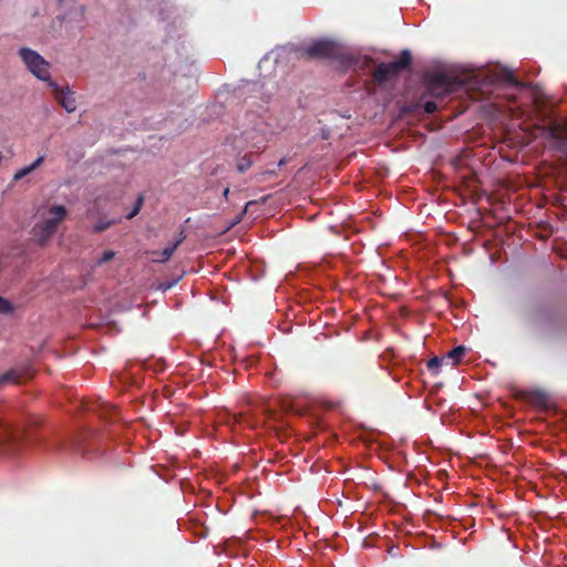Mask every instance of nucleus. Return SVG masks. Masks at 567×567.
I'll use <instances>...</instances> for the list:
<instances>
[{
    "instance_id": "nucleus-23",
    "label": "nucleus",
    "mask_w": 567,
    "mask_h": 567,
    "mask_svg": "<svg viewBox=\"0 0 567 567\" xmlns=\"http://www.w3.org/2000/svg\"><path fill=\"white\" fill-rule=\"evenodd\" d=\"M276 171H277V168L267 169V171H265L262 174H264V175H265V174L275 175V174H276Z\"/></svg>"
},
{
    "instance_id": "nucleus-17",
    "label": "nucleus",
    "mask_w": 567,
    "mask_h": 567,
    "mask_svg": "<svg viewBox=\"0 0 567 567\" xmlns=\"http://www.w3.org/2000/svg\"><path fill=\"white\" fill-rule=\"evenodd\" d=\"M444 361V357H433L427 361L426 367L433 374H439L440 367Z\"/></svg>"
},
{
    "instance_id": "nucleus-19",
    "label": "nucleus",
    "mask_w": 567,
    "mask_h": 567,
    "mask_svg": "<svg viewBox=\"0 0 567 567\" xmlns=\"http://www.w3.org/2000/svg\"><path fill=\"white\" fill-rule=\"evenodd\" d=\"M13 311L11 302L0 296V313L8 315Z\"/></svg>"
},
{
    "instance_id": "nucleus-2",
    "label": "nucleus",
    "mask_w": 567,
    "mask_h": 567,
    "mask_svg": "<svg viewBox=\"0 0 567 567\" xmlns=\"http://www.w3.org/2000/svg\"><path fill=\"white\" fill-rule=\"evenodd\" d=\"M423 82L425 86L424 95L435 99H443L465 84L462 76L445 71L425 73Z\"/></svg>"
},
{
    "instance_id": "nucleus-3",
    "label": "nucleus",
    "mask_w": 567,
    "mask_h": 567,
    "mask_svg": "<svg viewBox=\"0 0 567 567\" xmlns=\"http://www.w3.org/2000/svg\"><path fill=\"white\" fill-rule=\"evenodd\" d=\"M29 72L37 79L48 82L52 81L50 75V63L37 51L30 48H21L18 52Z\"/></svg>"
},
{
    "instance_id": "nucleus-22",
    "label": "nucleus",
    "mask_w": 567,
    "mask_h": 567,
    "mask_svg": "<svg viewBox=\"0 0 567 567\" xmlns=\"http://www.w3.org/2000/svg\"><path fill=\"white\" fill-rule=\"evenodd\" d=\"M110 226H111V221H105V223L100 221L93 226V231L102 233V231L106 230Z\"/></svg>"
},
{
    "instance_id": "nucleus-6",
    "label": "nucleus",
    "mask_w": 567,
    "mask_h": 567,
    "mask_svg": "<svg viewBox=\"0 0 567 567\" xmlns=\"http://www.w3.org/2000/svg\"><path fill=\"white\" fill-rule=\"evenodd\" d=\"M567 125L563 126L560 123L551 122L546 132L547 137L553 141L556 147L563 152H567Z\"/></svg>"
},
{
    "instance_id": "nucleus-1",
    "label": "nucleus",
    "mask_w": 567,
    "mask_h": 567,
    "mask_svg": "<svg viewBox=\"0 0 567 567\" xmlns=\"http://www.w3.org/2000/svg\"><path fill=\"white\" fill-rule=\"evenodd\" d=\"M301 54L309 59L338 60L346 69L351 70L364 69L371 62L368 56L343 52L334 41L327 39L315 41L305 48Z\"/></svg>"
},
{
    "instance_id": "nucleus-9",
    "label": "nucleus",
    "mask_w": 567,
    "mask_h": 567,
    "mask_svg": "<svg viewBox=\"0 0 567 567\" xmlns=\"http://www.w3.org/2000/svg\"><path fill=\"white\" fill-rule=\"evenodd\" d=\"M185 235L182 230L179 233L178 239H176L173 244L165 247L163 250H155L152 252L154 256L153 261L164 264L169 260V258L173 256L177 247L184 241Z\"/></svg>"
},
{
    "instance_id": "nucleus-10",
    "label": "nucleus",
    "mask_w": 567,
    "mask_h": 567,
    "mask_svg": "<svg viewBox=\"0 0 567 567\" xmlns=\"http://www.w3.org/2000/svg\"><path fill=\"white\" fill-rule=\"evenodd\" d=\"M412 62V56L410 51L404 50L401 52L400 58L395 61L386 63V69L392 76L400 74L403 70L408 69Z\"/></svg>"
},
{
    "instance_id": "nucleus-14",
    "label": "nucleus",
    "mask_w": 567,
    "mask_h": 567,
    "mask_svg": "<svg viewBox=\"0 0 567 567\" xmlns=\"http://www.w3.org/2000/svg\"><path fill=\"white\" fill-rule=\"evenodd\" d=\"M44 161V156H39L32 164L29 166L22 167L18 172H16L13 179L20 181L27 175L31 174L33 171H35Z\"/></svg>"
},
{
    "instance_id": "nucleus-20",
    "label": "nucleus",
    "mask_w": 567,
    "mask_h": 567,
    "mask_svg": "<svg viewBox=\"0 0 567 567\" xmlns=\"http://www.w3.org/2000/svg\"><path fill=\"white\" fill-rule=\"evenodd\" d=\"M143 200H144L143 196H142V195H141V196H138V198L136 199V203H135L134 208H133V209H132V212L126 216V218H127V219H132L133 217H135V216L140 213V210H141V208H142V205H143Z\"/></svg>"
},
{
    "instance_id": "nucleus-15",
    "label": "nucleus",
    "mask_w": 567,
    "mask_h": 567,
    "mask_svg": "<svg viewBox=\"0 0 567 567\" xmlns=\"http://www.w3.org/2000/svg\"><path fill=\"white\" fill-rule=\"evenodd\" d=\"M391 78L386 63H380L373 71V79L378 83H384Z\"/></svg>"
},
{
    "instance_id": "nucleus-26",
    "label": "nucleus",
    "mask_w": 567,
    "mask_h": 567,
    "mask_svg": "<svg viewBox=\"0 0 567 567\" xmlns=\"http://www.w3.org/2000/svg\"><path fill=\"white\" fill-rule=\"evenodd\" d=\"M228 194H229V188H225V190H224L223 195H224V197H225L226 199H227V197H228Z\"/></svg>"
},
{
    "instance_id": "nucleus-13",
    "label": "nucleus",
    "mask_w": 567,
    "mask_h": 567,
    "mask_svg": "<svg viewBox=\"0 0 567 567\" xmlns=\"http://www.w3.org/2000/svg\"><path fill=\"white\" fill-rule=\"evenodd\" d=\"M466 353V348L464 346H457L453 348L451 351L444 355L445 361H451L452 365H457L464 354Z\"/></svg>"
},
{
    "instance_id": "nucleus-24",
    "label": "nucleus",
    "mask_w": 567,
    "mask_h": 567,
    "mask_svg": "<svg viewBox=\"0 0 567 567\" xmlns=\"http://www.w3.org/2000/svg\"><path fill=\"white\" fill-rule=\"evenodd\" d=\"M286 164V158H281L278 164H277V168H280L281 166H284Z\"/></svg>"
},
{
    "instance_id": "nucleus-25",
    "label": "nucleus",
    "mask_w": 567,
    "mask_h": 567,
    "mask_svg": "<svg viewBox=\"0 0 567 567\" xmlns=\"http://www.w3.org/2000/svg\"><path fill=\"white\" fill-rule=\"evenodd\" d=\"M254 203H255V202H248V203L245 205V208H244V210H243V213H241V214H245V213L247 212L248 206H250V205H251V204H254Z\"/></svg>"
},
{
    "instance_id": "nucleus-8",
    "label": "nucleus",
    "mask_w": 567,
    "mask_h": 567,
    "mask_svg": "<svg viewBox=\"0 0 567 567\" xmlns=\"http://www.w3.org/2000/svg\"><path fill=\"white\" fill-rule=\"evenodd\" d=\"M33 372L30 368H25L22 370L19 369H11L8 372L0 374V384L3 383H13L19 384L23 381L32 378Z\"/></svg>"
},
{
    "instance_id": "nucleus-16",
    "label": "nucleus",
    "mask_w": 567,
    "mask_h": 567,
    "mask_svg": "<svg viewBox=\"0 0 567 567\" xmlns=\"http://www.w3.org/2000/svg\"><path fill=\"white\" fill-rule=\"evenodd\" d=\"M254 164V154L248 153L237 158V171L238 173H245Z\"/></svg>"
},
{
    "instance_id": "nucleus-12",
    "label": "nucleus",
    "mask_w": 567,
    "mask_h": 567,
    "mask_svg": "<svg viewBox=\"0 0 567 567\" xmlns=\"http://www.w3.org/2000/svg\"><path fill=\"white\" fill-rule=\"evenodd\" d=\"M96 411L101 417L109 419L111 421H114L116 417V408L107 402H101L99 403L97 408L93 409Z\"/></svg>"
},
{
    "instance_id": "nucleus-4",
    "label": "nucleus",
    "mask_w": 567,
    "mask_h": 567,
    "mask_svg": "<svg viewBox=\"0 0 567 567\" xmlns=\"http://www.w3.org/2000/svg\"><path fill=\"white\" fill-rule=\"evenodd\" d=\"M51 217L47 219L39 228V243L44 245L56 231L59 224L65 218L66 209L64 206L55 205L49 209Z\"/></svg>"
},
{
    "instance_id": "nucleus-21",
    "label": "nucleus",
    "mask_w": 567,
    "mask_h": 567,
    "mask_svg": "<svg viewBox=\"0 0 567 567\" xmlns=\"http://www.w3.org/2000/svg\"><path fill=\"white\" fill-rule=\"evenodd\" d=\"M423 110L427 114H433L437 111V104L434 101H426L423 104Z\"/></svg>"
},
{
    "instance_id": "nucleus-11",
    "label": "nucleus",
    "mask_w": 567,
    "mask_h": 567,
    "mask_svg": "<svg viewBox=\"0 0 567 567\" xmlns=\"http://www.w3.org/2000/svg\"><path fill=\"white\" fill-rule=\"evenodd\" d=\"M412 62V56L410 51L404 50L401 52L400 58L395 61L386 63V69L392 76L400 74L403 70L408 69Z\"/></svg>"
},
{
    "instance_id": "nucleus-5",
    "label": "nucleus",
    "mask_w": 567,
    "mask_h": 567,
    "mask_svg": "<svg viewBox=\"0 0 567 567\" xmlns=\"http://www.w3.org/2000/svg\"><path fill=\"white\" fill-rule=\"evenodd\" d=\"M49 86L52 90L54 99L68 113H72L76 110V101L74 94L69 90L68 86L63 89L59 86V84L54 81H49Z\"/></svg>"
},
{
    "instance_id": "nucleus-7",
    "label": "nucleus",
    "mask_w": 567,
    "mask_h": 567,
    "mask_svg": "<svg viewBox=\"0 0 567 567\" xmlns=\"http://www.w3.org/2000/svg\"><path fill=\"white\" fill-rule=\"evenodd\" d=\"M21 432L10 425H4L0 429V446L4 449V452H12L19 444L21 439Z\"/></svg>"
},
{
    "instance_id": "nucleus-18",
    "label": "nucleus",
    "mask_w": 567,
    "mask_h": 567,
    "mask_svg": "<svg viewBox=\"0 0 567 567\" xmlns=\"http://www.w3.org/2000/svg\"><path fill=\"white\" fill-rule=\"evenodd\" d=\"M115 257V251L113 250H105L103 251L102 256L96 259L94 266L101 267L102 265L111 261Z\"/></svg>"
}]
</instances>
